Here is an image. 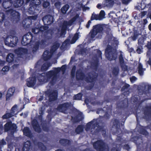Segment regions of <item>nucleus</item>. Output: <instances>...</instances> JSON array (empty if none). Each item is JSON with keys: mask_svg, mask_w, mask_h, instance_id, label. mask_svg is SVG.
Wrapping results in <instances>:
<instances>
[{"mask_svg": "<svg viewBox=\"0 0 151 151\" xmlns=\"http://www.w3.org/2000/svg\"><path fill=\"white\" fill-rule=\"evenodd\" d=\"M45 34L44 35V39L39 40L36 42L32 48L33 53L36 52L40 48L44 49L51 42L52 39L53 32L52 30H48L45 31Z\"/></svg>", "mask_w": 151, "mask_h": 151, "instance_id": "nucleus-1", "label": "nucleus"}, {"mask_svg": "<svg viewBox=\"0 0 151 151\" xmlns=\"http://www.w3.org/2000/svg\"><path fill=\"white\" fill-rule=\"evenodd\" d=\"M12 5V3L11 1H4L2 4L4 8L3 11L5 12L7 17L9 18L12 21L17 22L20 19V14L18 12L10 8Z\"/></svg>", "mask_w": 151, "mask_h": 151, "instance_id": "nucleus-2", "label": "nucleus"}, {"mask_svg": "<svg viewBox=\"0 0 151 151\" xmlns=\"http://www.w3.org/2000/svg\"><path fill=\"white\" fill-rule=\"evenodd\" d=\"M10 35L7 37L4 40L6 45L11 47L16 46L18 42V37L15 36L16 32L14 30H12L10 32Z\"/></svg>", "mask_w": 151, "mask_h": 151, "instance_id": "nucleus-3", "label": "nucleus"}, {"mask_svg": "<svg viewBox=\"0 0 151 151\" xmlns=\"http://www.w3.org/2000/svg\"><path fill=\"white\" fill-rule=\"evenodd\" d=\"M60 46L59 43L57 42H55L51 47L50 51L46 50L43 52L42 55L43 59L45 61H47L52 57L54 52Z\"/></svg>", "mask_w": 151, "mask_h": 151, "instance_id": "nucleus-4", "label": "nucleus"}, {"mask_svg": "<svg viewBox=\"0 0 151 151\" xmlns=\"http://www.w3.org/2000/svg\"><path fill=\"white\" fill-rule=\"evenodd\" d=\"M54 69V70L47 71L48 76L52 78L51 80L48 83L50 87L53 86L56 83L58 80L57 74L61 71L60 68H55Z\"/></svg>", "mask_w": 151, "mask_h": 151, "instance_id": "nucleus-5", "label": "nucleus"}, {"mask_svg": "<svg viewBox=\"0 0 151 151\" xmlns=\"http://www.w3.org/2000/svg\"><path fill=\"white\" fill-rule=\"evenodd\" d=\"M93 148L97 151H109L108 146L102 139L98 140L93 143Z\"/></svg>", "mask_w": 151, "mask_h": 151, "instance_id": "nucleus-6", "label": "nucleus"}, {"mask_svg": "<svg viewBox=\"0 0 151 151\" xmlns=\"http://www.w3.org/2000/svg\"><path fill=\"white\" fill-rule=\"evenodd\" d=\"M98 74L95 72H90L87 74V76L85 78V81L87 83H90V89L92 88L94 86L97 79Z\"/></svg>", "mask_w": 151, "mask_h": 151, "instance_id": "nucleus-7", "label": "nucleus"}, {"mask_svg": "<svg viewBox=\"0 0 151 151\" xmlns=\"http://www.w3.org/2000/svg\"><path fill=\"white\" fill-rule=\"evenodd\" d=\"M41 3L40 0H32L30 2V6L28 10V13L30 14H34L36 13V10H40Z\"/></svg>", "mask_w": 151, "mask_h": 151, "instance_id": "nucleus-8", "label": "nucleus"}, {"mask_svg": "<svg viewBox=\"0 0 151 151\" xmlns=\"http://www.w3.org/2000/svg\"><path fill=\"white\" fill-rule=\"evenodd\" d=\"M47 73V72L37 74V78L40 84H43L48 81L50 82L51 80V77L48 76Z\"/></svg>", "mask_w": 151, "mask_h": 151, "instance_id": "nucleus-9", "label": "nucleus"}, {"mask_svg": "<svg viewBox=\"0 0 151 151\" xmlns=\"http://www.w3.org/2000/svg\"><path fill=\"white\" fill-rule=\"evenodd\" d=\"M33 37L34 36L31 32L27 33L22 37L21 40L22 45L25 46L31 44Z\"/></svg>", "mask_w": 151, "mask_h": 151, "instance_id": "nucleus-10", "label": "nucleus"}, {"mask_svg": "<svg viewBox=\"0 0 151 151\" xmlns=\"http://www.w3.org/2000/svg\"><path fill=\"white\" fill-rule=\"evenodd\" d=\"M103 28L101 25L98 24L93 26L89 33L90 34V37L93 39L98 33H103Z\"/></svg>", "mask_w": 151, "mask_h": 151, "instance_id": "nucleus-11", "label": "nucleus"}, {"mask_svg": "<svg viewBox=\"0 0 151 151\" xmlns=\"http://www.w3.org/2000/svg\"><path fill=\"white\" fill-rule=\"evenodd\" d=\"M105 55L107 59L111 61L112 60H116V54L113 52L111 47H108L105 51Z\"/></svg>", "mask_w": 151, "mask_h": 151, "instance_id": "nucleus-12", "label": "nucleus"}, {"mask_svg": "<svg viewBox=\"0 0 151 151\" xmlns=\"http://www.w3.org/2000/svg\"><path fill=\"white\" fill-rule=\"evenodd\" d=\"M28 50L27 48L22 47L19 48L15 50V53L19 57L24 59H26L27 58V56L28 54Z\"/></svg>", "mask_w": 151, "mask_h": 151, "instance_id": "nucleus-13", "label": "nucleus"}, {"mask_svg": "<svg viewBox=\"0 0 151 151\" xmlns=\"http://www.w3.org/2000/svg\"><path fill=\"white\" fill-rule=\"evenodd\" d=\"M70 104L69 102H65L59 105L57 109L59 112L65 114L70 108Z\"/></svg>", "mask_w": 151, "mask_h": 151, "instance_id": "nucleus-14", "label": "nucleus"}, {"mask_svg": "<svg viewBox=\"0 0 151 151\" xmlns=\"http://www.w3.org/2000/svg\"><path fill=\"white\" fill-rule=\"evenodd\" d=\"M143 112L145 119H151V105L145 106L143 108Z\"/></svg>", "mask_w": 151, "mask_h": 151, "instance_id": "nucleus-15", "label": "nucleus"}, {"mask_svg": "<svg viewBox=\"0 0 151 151\" xmlns=\"http://www.w3.org/2000/svg\"><path fill=\"white\" fill-rule=\"evenodd\" d=\"M42 19L44 24L46 25H51L54 22L53 17L50 14L45 16Z\"/></svg>", "mask_w": 151, "mask_h": 151, "instance_id": "nucleus-16", "label": "nucleus"}, {"mask_svg": "<svg viewBox=\"0 0 151 151\" xmlns=\"http://www.w3.org/2000/svg\"><path fill=\"white\" fill-rule=\"evenodd\" d=\"M86 76L83 70L79 69L77 70L76 72V78L78 81L85 80Z\"/></svg>", "mask_w": 151, "mask_h": 151, "instance_id": "nucleus-17", "label": "nucleus"}, {"mask_svg": "<svg viewBox=\"0 0 151 151\" xmlns=\"http://www.w3.org/2000/svg\"><path fill=\"white\" fill-rule=\"evenodd\" d=\"M17 128L16 125L15 124L12 123L11 121L7 122L4 125V131L5 132L12 130L15 131Z\"/></svg>", "mask_w": 151, "mask_h": 151, "instance_id": "nucleus-18", "label": "nucleus"}, {"mask_svg": "<svg viewBox=\"0 0 151 151\" xmlns=\"http://www.w3.org/2000/svg\"><path fill=\"white\" fill-rule=\"evenodd\" d=\"M32 125L35 132L38 133L41 132L42 130L40 126L37 119H34L33 120L32 122Z\"/></svg>", "mask_w": 151, "mask_h": 151, "instance_id": "nucleus-19", "label": "nucleus"}, {"mask_svg": "<svg viewBox=\"0 0 151 151\" xmlns=\"http://www.w3.org/2000/svg\"><path fill=\"white\" fill-rule=\"evenodd\" d=\"M119 58L121 68L122 70H126L127 68V66L125 64L124 58L122 53L120 54Z\"/></svg>", "mask_w": 151, "mask_h": 151, "instance_id": "nucleus-20", "label": "nucleus"}, {"mask_svg": "<svg viewBox=\"0 0 151 151\" xmlns=\"http://www.w3.org/2000/svg\"><path fill=\"white\" fill-rule=\"evenodd\" d=\"M58 95V92L56 91H54L52 92L49 93L48 95L49 101L51 102L56 100L57 99Z\"/></svg>", "mask_w": 151, "mask_h": 151, "instance_id": "nucleus-21", "label": "nucleus"}, {"mask_svg": "<svg viewBox=\"0 0 151 151\" xmlns=\"http://www.w3.org/2000/svg\"><path fill=\"white\" fill-rule=\"evenodd\" d=\"M60 144L64 147H68L71 145V141L65 138H61L59 141Z\"/></svg>", "mask_w": 151, "mask_h": 151, "instance_id": "nucleus-22", "label": "nucleus"}, {"mask_svg": "<svg viewBox=\"0 0 151 151\" xmlns=\"http://www.w3.org/2000/svg\"><path fill=\"white\" fill-rule=\"evenodd\" d=\"M75 19L73 18L71 20H70L68 22L66 21H64L62 26V30L64 29L67 30L68 28V26L71 25L73 22L75 21Z\"/></svg>", "mask_w": 151, "mask_h": 151, "instance_id": "nucleus-23", "label": "nucleus"}, {"mask_svg": "<svg viewBox=\"0 0 151 151\" xmlns=\"http://www.w3.org/2000/svg\"><path fill=\"white\" fill-rule=\"evenodd\" d=\"M27 80H29L27 81L26 83L27 86L28 87H31L35 86L36 82V79L35 78L30 77Z\"/></svg>", "mask_w": 151, "mask_h": 151, "instance_id": "nucleus-24", "label": "nucleus"}, {"mask_svg": "<svg viewBox=\"0 0 151 151\" xmlns=\"http://www.w3.org/2000/svg\"><path fill=\"white\" fill-rule=\"evenodd\" d=\"M15 91V88L14 87L10 88H9L6 95V101L10 100V97L13 95Z\"/></svg>", "mask_w": 151, "mask_h": 151, "instance_id": "nucleus-25", "label": "nucleus"}, {"mask_svg": "<svg viewBox=\"0 0 151 151\" xmlns=\"http://www.w3.org/2000/svg\"><path fill=\"white\" fill-rule=\"evenodd\" d=\"M137 130L142 134L145 136H148L149 135V134L148 132L142 126L140 125L139 126V127H138Z\"/></svg>", "mask_w": 151, "mask_h": 151, "instance_id": "nucleus-26", "label": "nucleus"}, {"mask_svg": "<svg viewBox=\"0 0 151 151\" xmlns=\"http://www.w3.org/2000/svg\"><path fill=\"white\" fill-rule=\"evenodd\" d=\"M31 147V143L30 141L27 140L24 143L23 148L22 151H29Z\"/></svg>", "mask_w": 151, "mask_h": 151, "instance_id": "nucleus-27", "label": "nucleus"}, {"mask_svg": "<svg viewBox=\"0 0 151 151\" xmlns=\"http://www.w3.org/2000/svg\"><path fill=\"white\" fill-rule=\"evenodd\" d=\"M23 132L24 134L26 136L30 138L32 137V134L31 133V132L28 127H24L23 130Z\"/></svg>", "mask_w": 151, "mask_h": 151, "instance_id": "nucleus-28", "label": "nucleus"}, {"mask_svg": "<svg viewBox=\"0 0 151 151\" xmlns=\"http://www.w3.org/2000/svg\"><path fill=\"white\" fill-rule=\"evenodd\" d=\"M14 58V55L12 53H10L7 55L6 57V62L9 63H13Z\"/></svg>", "mask_w": 151, "mask_h": 151, "instance_id": "nucleus-29", "label": "nucleus"}, {"mask_svg": "<svg viewBox=\"0 0 151 151\" xmlns=\"http://www.w3.org/2000/svg\"><path fill=\"white\" fill-rule=\"evenodd\" d=\"M112 128H115L117 130L119 127V121L118 119H112Z\"/></svg>", "mask_w": 151, "mask_h": 151, "instance_id": "nucleus-30", "label": "nucleus"}, {"mask_svg": "<svg viewBox=\"0 0 151 151\" xmlns=\"http://www.w3.org/2000/svg\"><path fill=\"white\" fill-rule=\"evenodd\" d=\"M93 122L92 121H91L87 123L86 129V131H87L89 130L91 128L92 125V127H93L94 128H95L98 124V122H96L95 123L93 124Z\"/></svg>", "mask_w": 151, "mask_h": 151, "instance_id": "nucleus-31", "label": "nucleus"}, {"mask_svg": "<svg viewBox=\"0 0 151 151\" xmlns=\"http://www.w3.org/2000/svg\"><path fill=\"white\" fill-rule=\"evenodd\" d=\"M51 65V64L50 62H48L44 63L41 67V70L43 71H47L49 67Z\"/></svg>", "mask_w": 151, "mask_h": 151, "instance_id": "nucleus-32", "label": "nucleus"}, {"mask_svg": "<svg viewBox=\"0 0 151 151\" xmlns=\"http://www.w3.org/2000/svg\"><path fill=\"white\" fill-rule=\"evenodd\" d=\"M84 127L82 125H79L78 126L75 130V132L77 134H79L83 131Z\"/></svg>", "mask_w": 151, "mask_h": 151, "instance_id": "nucleus-33", "label": "nucleus"}, {"mask_svg": "<svg viewBox=\"0 0 151 151\" xmlns=\"http://www.w3.org/2000/svg\"><path fill=\"white\" fill-rule=\"evenodd\" d=\"M23 0H17L14 2V6L15 7L18 8L21 6L24 3Z\"/></svg>", "mask_w": 151, "mask_h": 151, "instance_id": "nucleus-34", "label": "nucleus"}, {"mask_svg": "<svg viewBox=\"0 0 151 151\" xmlns=\"http://www.w3.org/2000/svg\"><path fill=\"white\" fill-rule=\"evenodd\" d=\"M83 96V94L81 93H79L75 95L73 97V99L74 100H81L82 99Z\"/></svg>", "mask_w": 151, "mask_h": 151, "instance_id": "nucleus-35", "label": "nucleus"}, {"mask_svg": "<svg viewBox=\"0 0 151 151\" xmlns=\"http://www.w3.org/2000/svg\"><path fill=\"white\" fill-rule=\"evenodd\" d=\"M38 147L41 151H45L46 149V146L44 144L41 142H38L37 143Z\"/></svg>", "mask_w": 151, "mask_h": 151, "instance_id": "nucleus-36", "label": "nucleus"}, {"mask_svg": "<svg viewBox=\"0 0 151 151\" xmlns=\"http://www.w3.org/2000/svg\"><path fill=\"white\" fill-rule=\"evenodd\" d=\"M70 7L68 4L65 5L61 9V12L63 14H65Z\"/></svg>", "mask_w": 151, "mask_h": 151, "instance_id": "nucleus-37", "label": "nucleus"}, {"mask_svg": "<svg viewBox=\"0 0 151 151\" xmlns=\"http://www.w3.org/2000/svg\"><path fill=\"white\" fill-rule=\"evenodd\" d=\"M76 70V66L75 65L73 66L72 68L70 73V76L72 79H73L75 77Z\"/></svg>", "mask_w": 151, "mask_h": 151, "instance_id": "nucleus-38", "label": "nucleus"}, {"mask_svg": "<svg viewBox=\"0 0 151 151\" xmlns=\"http://www.w3.org/2000/svg\"><path fill=\"white\" fill-rule=\"evenodd\" d=\"M99 60L98 59H97L94 60L93 62L91 64V66L95 68H97L99 65Z\"/></svg>", "mask_w": 151, "mask_h": 151, "instance_id": "nucleus-39", "label": "nucleus"}, {"mask_svg": "<svg viewBox=\"0 0 151 151\" xmlns=\"http://www.w3.org/2000/svg\"><path fill=\"white\" fill-rule=\"evenodd\" d=\"M121 105L119 106V107L121 109H124L127 107L128 106V104L127 102H125L124 100L122 101L121 102Z\"/></svg>", "mask_w": 151, "mask_h": 151, "instance_id": "nucleus-40", "label": "nucleus"}, {"mask_svg": "<svg viewBox=\"0 0 151 151\" xmlns=\"http://www.w3.org/2000/svg\"><path fill=\"white\" fill-rule=\"evenodd\" d=\"M91 20L92 21L93 20H101V19L99 15L92 14L91 17Z\"/></svg>", "mask_w": 151, "mask_h": 151, "instance_id": "nucleus-41", "label": "nucleus"}, {"mask_svg": "<svg viewBox=\"0 0 151 151\" xmlns=\"http://www.w3.org/2000/svg\"><path fill=\"white\" fill-rule=\"evenodd\" d=\"M9 67L8 66H4L2 69L1 70L2 73L3 74L5 75L9 70Z\"/></svg>", "mask_w": 151, "mask_h": 151, "instance_id": "nucleus-42", "label": "nucleus"}, {"mask_svg": "<svg viewBox=\"0 0 151 151\" xmlns=\"http://www.w3.org/2000/svg\"><path fill=\"white\" fill-rule=\"evenodd\" d=\"M119 72V69L116 67L114 68L112 70V74L114 76H118Z\"/></svg>", "mask_w": 151, "mask_h": 151, "instance_id": "nucleus-43", "label": "nucleus"}, {"mask_svg": "<svg viewBox=\"0 0 151 151\" xmlns=\"http://www.w3.org/2000/svg\"><path fill=\"white\" fill-rule=\"evenodd\" d=\"M17 105H14L11 109L10 113L14 116L15 114V113L17 111Z\"/></svg>", "mask_w": 151, "mask_h": 151, "instance_id": "nucleus-44", "label": "nucleus"}, {"mask_svg": "<svg viewBox=\"0 0 151 151\" xmlns=\"http://www.w3.org/2000/svg\"><path fill=\"white\" fill-rule=\"evenodd\" d=\"M13 116V115L11 113H6L3 115L2 118L4 119H7L11 118Z\"/></svg>", "mask_w": 151, "mask_h": 151, "instance_id": "nucleus-45", "label": "nucleus"}, {"mask_svg": "<svg viewBox=\"0 0 151 151\" xmlns=\"http://www.w3.org/2000/svg\"><path fill=\"white\" fill-rule=\"evenodd\" d=\"M32 32L34 34H38L40 32V29H39V27L33 28L32 29Z\"/></svg>", "mask_w": 151, "mask_h": 151, "instance_id": "nucleus-46", "label": "nucleus"}, {"mask_svg": "<svg viewBox=\"0 0 151 151\" xmlns=\"http://www.w3.org/2000/svg\"><path fill=\"white\" fill-rule=\"evenodd\" d=\"M139 33L137 31H135L134 32V34L133 36H132V39L133 41L135 40L137 38L138 35Z\"/></svg>", "mask_w": 151, "mask_h": 151, "instance_id": "nucleus-47", "label": "nucleus"}, {"mask_svg": "<svg viewBox=\"0 0 151 151\" xmlns=\"http://www.w3.org/2000/svg\"><path fill=\"white\" fill-rule=\"evenodd\" d=\"M72 120L74 123L79 122L81 121V119H78L76 116L74 117H72Z\"/></svg>", "mask_w": 151, "mask_h": 151, "instance_id": "nucleus-48", "label": "nucleus"}, {"mask_svg": "<svg viewBox=\"0 0 151 151\" xmlns=\"http://www.w3.org/2000/svg\"><path fill=\"white\" fill-rule=\"evenodd\" d=\"M5 17V14L3 12H0V22L2 23L4 20Z\"/></svg>", "mask_w": 151, "mask_h": 151, "instance_id": "nucleus-49", "label": "nucleus"}, {"mask_svg": "<svg viewBox=\"0 0 151 151\" xmlns=\"http://www.w3.org/2000/svg\"><path fill=\"white\" fill-rule=\"evenodd\" d=\"M78 33H76L72 39V42L74 43L78 39Z\"/></svg>", "mask_w": 151, "mask_h": 151, "instance_id": "nucleus-50", "label": "nucleus"}, {"mask_svg": "<svg viewBox=\"0 0 151 151\" xmlns=\"http://www.w3.org/2000/svg\"><path fill=\"white\" fill-rule=\"evenodd\" d=\"M48 28L46 26H41L39 27V29L41 32H43L44 31L46 30Z\"/></svg>", "mask_w": 151, "mask_h": 151, "instance_id": "nucleus-51", "label": "nucleus"}, {"mask_svg": "<svg viewBox=\"0 0 151 151\" xmlns=\"http://www.w3.org/2000/svg\"><path fill=\"white\" fill-rule=\"evenodd\" d=\"M105 13L104 11L101 10L99 15L101 19H102L105 16Z\"/></svg>", "mask_w": 151, "mask_h": 151, "instance_id": "nucleus-52", "label": "nucleus"}, {"mask_svg": "<svg viewBox=\"0 0 151 151\" xmlns=\"http://www.w3.org/2000/svg\"><path fill=\"white\" fill-rule=\"evenodd\" d=\"M42 128L43 130L45 131L48 132L49 130V127L46 125L44 124L42 125Z\"/></svg>", "mask_w": 151, "mask_h": 151, "instance_id": "nucleus-53", "label": "nucleus"}, {"mask_svg": "<svg viewBox=\"0 0 151 151\" xmlns=\"http://www.w3.org/2000/svg\"><path fill=\"white\" fill-rule=\"evenodd\" d=\"M130 86V85L127 83H125V85L123 86L121 89L122 91H125L126 89H128Z\"/></svg>", "mask_w": 151, "mask_h": 151, "instance_id": "nucleus-54", "label": "nucleus"}, {"mask_svg": "<svg viewBox=\"0 0 151 151\" xmlns=\"http://www.w3.org/2000/svg\"><path fill=\"white\" fill-rule=\"evenodd\" d=\"M50 5V3L49 1H45L43 2L42 4L44 8H47Z\"/></svg>", "mask_w": 151, "mask_h": 151, "instance_id": "nucleus-55", "label": "nucleus"}, {"mask_svg": "<svg viewBox=\"0 0 151 151\" xmlns=\"http://www.w3.org/2000/svg\"><path fill=\"white\" fill-rule=\"evenodd\" d=\"M132 99L134 103L137 102L139 100L138 97L137 96H135L132 97Z\"/></svg>", "mask_w": 151, "mask_h": 151, "instance_id": "nucleus-56", "label": "nucleus"}, {"mask_svg": "<svg viewBox=\"0 0 151 151\" xmlns=\"http://www.w3.org/2000/svg\"><path fill=\"white\" fill-rule=\"evenodd\" d=\"M122 138L120 136L118 137L116 139V141L118 143H119V145H121L122 144Z\"/></svg>", "mask_w": 151, "mask_h": 151, "instance_id": "nucleus-57", "label": "nucleus"}, {"mask_svg": "<svg viewBox=\"0 0 151 151\" xmlns=\"http://www.w3.org/2000/svg\"><path fill=\"white\" fill-rule=\"evenodd\" d=\"M76 116L78 119H81V121L84 118L81 112L79 113Z\"/></svg>", "mask_w": 151, "mask_h": 151, "instance_id": "nucleus-58", "label": "nucleus"}, {"mask_svg": "<svg viewBox=\"0 0 151 151\" xmlns=\"http://www.w3.org/2000/svg\"><path fill=\"white\" fill-rule=\"evenodd\" d=\"M66 65H64L61 66V68H60V69H61V71L63 73H64L66 69Z\"/></svg>", "mask_w": 151, "mask_h": 151, "instance_id": "nucleus-59", "label": "nucleus"}, {"mask_svg": "<svg viewBox=\"0 0 151 151\" xmlns=\"http://www.w3.org/2000/svg\"><path fill=\"white\" fill-rule=\"evenodd\" d=\"M111 29L109 27H107L105 30V32L107 35H109L110 33H111Z\"/></svg>", "mask_w": 151, "mask_h": 151, "instance_id": "nucleus-60", "label": "nucleus"}, {"mask_svg": "<svg viewBox=\"0 0 151 151\" xmlns=\"http://www.w3.org/2000/svg\"><path fill=\"white\" fill-rule=\"evenodd\" d=\"M130 93V91L129 90L127 91H124L123 93V94L124 96L127 97L128 96Z\"/></svg>", "mask_w": 151, "mask_h": 151, "instance_id": "nucleus-61", "label": "nucleus"}, {"mask_svg": "<svg viewBox=\"0 0 151 151\" xmlns=\"http://www.w3.org/2000/svg\"><path fill=\"white\" fill-rule=\"evenodd\" d=\"M4 127L1 122H0V134L2 133Z\"/></svg>", "mask_w": 151, "mask_h": 151, "instance_id": "nucleus-62", "label": "nucleus"}, {"mask_svg": "<svg viewBox=\"0 0 151 151\" xmlns=\"http://www.w3.org/2000/svg\"><path fill=\"white\" fill-rule=\"evenodd\" d=\"M138 73L140 76H142L144 73V71L143 69H138Z\"/></svg>", "mask_w": 151, "mask_h": 151, "instance_id": "nucleus-63", "label": "nucleus"}, {"mask_svg": "<svg viewBox=\"0 0 151 151\" xmlns=\"http://www.w3.org/2000/svg\"><path fill=\"white\" fill-rule=\"evenodd\" d=\"M147 47L148 49H151V42H148Z\"/></svg>", "mask_w": 151, "mask_h": 151, "instance_id": "nucleus-64", "label": "nucleus"}]
</instances>
